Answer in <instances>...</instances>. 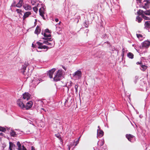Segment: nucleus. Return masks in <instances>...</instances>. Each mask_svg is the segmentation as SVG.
Returning <instances> with one entry per match:
<instances>
[{
	"label": "nucleus",
	"mask_w": 150,
	"mask_h": 150,
	"mask_svg": "<svg viewBox=\"0 0 150 150\" xmlns=\"http://www.w3.org/2000/svg\"><path fill=\"white\" fill-rule=\"evenodd\" d=\"M105 54V52L104 51H99L97 52L96 54V56L98 58H103V56Z\"/></svg>",
	"instance_id": "12"
},
{
	"label": "nucleus",
	"mask_w": 150,
	"mask_h": 150,
	"mask_svg": "<svg viewBox=\"0 0 150 150\" xmlns=\"http://www.w3.org/2000/svg\"><path fill=\"white\" fill-rule=\"evenodd\" d=\"M124 50V49H122V51H123V50Z\"/></svg>",
	"instance_id": "63"
},
{
	"label": "nucleus",
	"mask_w": 150,
	"mask_h": 150,
	"mask_svg": "<svg viewBox=\"0 0 150 150\" xmlns=\"http://www.w3.org/2000/svg\"><path fill=\"white\" fill-rule=\"evenodd\" d=\"M101 44L102 46L105 47L110 48L111 46V45L108 42H105L103 43L102 42Z\"/></svg>",
	"instance_id": "15"
},
{
	"label": "nucleus",
	"mask_w": 150,
	"mask_h": 150,
	"mask_svg": "<svg viewBox=\"0 0 150 150\" xmlns=\"http://www.w3.org/2000/svg\"><path fill=\"white\" fill-rule=\"evenodd\" d=\"M96 150H99L98 149H96Z\"/></svg>",
	"instance_id": "64"
},
{
	"label": "nucleus",
	"mask_w": 150,
	"mask_h": 150,
	"mask_svg": "<svg viewBox=\"0 0 150 150\" xmlns=\"http://www.w3.org/2000/svg\"><path fill=\"white\" fill-rule=\"evenodd\" d=\"M22 132L21 131H18V132H15L13 130H11V132L10 133V135L11 137H18L19 136V134H22Z\"/></svg>",
	"instance_id": "4"
},
{
	"label": "nucleus",
	"mask_w": 150,
	"mask_h": 150,
	"mask_svg": "<svg viewBox=\"0 0 150 150\" xmlns=\"http://www.w3.org/2000/svg\"><path fill=\"white\" fill-rule=\"evenodd\" d=\"M31 150H35V149L34 146H32L31 147Z\"/></svg>",
	"instance_id": "47"
},
{
	"label": "nucleus",
	"mask_w": 150,
	"mask_h": 150,
	"mask_svg": "<svg viewBox=\"0 0 150 150\" xmlns=\"http://www.w3.org/2000/svg\"><path fill=\"white\" fill-rule=\"evenodd\" d=\"M128 57L132 59L134 57V54L131 52H129L127 55Z\"/></svg>",
	"instance_id": "27"
},
{
	"label": "nucleus",
	"mask_w": 150,
	"mask_h": 150,
	"mask_svg": "<svg viewBox=\"0 0 150 150\" xmlns=\"http://www.w3.org/2000/svg\"><path fill=\"white\" fill-rule=\"evenodd\" d=\"M144 14L146 15H150V10L144 11Z\"/></svg>",
	"instance_id": "32"
},
{
	"label": "nucleus",
	"mask_w": 150,
	"mask_h": 150,
	"mask_svg": "<svg viewBox=\"0 0 150 150\" xmlns=\"http://www.w3.org/2000/svg\"><path fill=\"white\" fill-rule=\"evenodd\" d=\"M68 101L67 100H66L64 103V106L66 107H70V105H68Z\"/></svg>",
	"instance_id": "33"
},
{
	"label": "nucleus",
	"mask_w": 150,
	"mask_h": 150,
	"mask_svg": "<svg viewBox=\"0 0 150 150\" xmlns=\"http://www.w3.org/2000/svg\"><path fill=\"white\" fill-rule=\"evenodd\" d=\"M150 46V41H145L142 43L143 47L147 48Z\"/></svg>",
	"instance_id": "13"
},
{
	"label": "nucleus",
	"mask_w": 150,
	"mask_h": 150,
	"mask_svg": "<svg viewBox=\"0 0 150 150\" xmlns=\"http://www.w3.org/2000/svg\"><path fill=\"white\" fill-rule=\"evenodd\" d=\"M80 138V137L78 139V140H77V141H79V139Z\"/></svg>",
	"instance_id": "61"
},
{
	"label": "nucleus",
	"mask_w": 150,
	"mask_h": 150,
	"mask_svg": "<svg viewBox=\"0 0 150 150\" xmlns=\"http://www.w3.org/2000/svg\"><path fill=\"white\" fill-rule=\"evenodd\" d=\"M62 68L65 70V71H66V68L63 66H62Z\"/></svg>",
	"instance_id": "48"
},
{
	"label": "nucleus",
	"mask_w": 150,
	"mask_h": 150,
	"mask_svg": "<svg viewBox=\"0 0 150 150\" xmlns=\"http://www.w3.org/2000/svg\"><path fill=\"white\" fill-rule=\"evenodd\" d=\"M73 75L76 79H79L81 77L82 72L80 71L77 70L73 74Z\"/></svg>",
	"instance_id": "5"
},
{
	"label": "nucleus",
	"mask_w": 150,
	"mask_h": 150,
	"mask_svg": "<svg viewBox=\"0 0 150 150\" xmlns=\"http://www.w3.org/2000/svg\"><path fill=\"white\" fill-rule=\"evenodd\" d=\"M115 50H116V52H117V53H118V51L117 50H116L115 49Z\"/></svg>",
	"instance_id": "55"
},
{
	"label": "nucleus",
	"mask_w": 150,
	"mask_h": 150,
	"mask_svg": "<svg viewBox=\"0 0 150 150\" xmlns=\"http://www.w3.org/2000/svg\"><path fill=\"white\" fill-rule=\"evenodd\" d=\"M56 70L55 68H53L51 70H50L49 71H47V75L50 78L52 79L53 78V74L54 73Z\"/></svg>",
	"instance_id": "7"
},
{
	"label": "nucleus",
	"mask_w": 150,
	"mask_h": 150,
	"mask_svg": "<svg viewBox=\"0 0 150 150\" xmlns=\"http://www.w3.org/2000/svg\"><path fill=\"white\" fill-rule=\"evenodd\" d=\"M144 26L145 28L146 29L150 28V21H148L145 22Z\"/></svg>",
	"instance_id": "19"
},
{
	"label": "nucleus",
	"mask_w": 150,
	"mask_h": 150,
	"mask_svg": "<svg viewBox=\"0 0 150 150\" xmlns=\"http://www.w3.org/2000/svg\"><path fill=\"white\" fill-rule=\"evenodd\" d=\"M55 136L58 138V139L60 140L61 139V137H60V135L59 134H57L55 135Z\"/></svg>",
	"instance_id": "35"
},
{
	"label": "nucleus",
	"mask_w": 150,
	"mask_h": 150,
	"mask_svg": "<svg viewBox=\"0 0 150 150\" xmlns=\"http://www.w3.org/2000/svg\"><path fill=\"white\" fill-rule=\"evenodd\" d=\"M23 97L22 99L25 100H28L30 98V95L28 93H25L23 94Z\"/></svg>",
	"instance_id": "9"
},
{
	"label": "nucleus",
	"mask_w": 150,
	"mask_h": 150,
	"mask_svg": "<svg viewBox=\"0 0 150 150\" xmlns=\"http://www.w3.org/2000/svg\"><path fill=\"white\" fill-rule=\"evenodd\" d=\"M89 30L88 29H86L85 30V32H86L87 33L88 32Z\"/></svg>",
	"instance_id": "53"
},
{
	"label": "nucleus",
	"mask_w": 150,
	"mask_h": 150,
	"mask_svg": "<svg viewBox=\"0 0 150 150\" xmlns=\"http://www.w3.org/2000/svg\"><path fill=\"white\" fill-rule=\"evenodd\" d=\"M35 22H34V24L35 25H36V24H37V19H35Z\"/></svg>",
	"instance_id": "51"
},
{
	"label": "nucleus",
	"mask_w": 150,
	"mask_h": 150,
	"mask_svg": "<svg viewBox=\"0 0 150 150\" xmlns=\"http://www.w3.org/2000/svg\"><path fill=\"white\" fill-rule=\"evenodd\" d=\"M137 1L139 2L140 3H142V0H136Z\"/></svg>",
	"instance_id": "49"
},
{
	"label": "nucleus",
	"mask_w": 150,
	"mask_h": 150,
	"mask_svg": "<svg viewBox=\"0 0 150 150\" xmlns=\"http://www.w3.org/2000/svg\"><path fill=\"white\" fill-rule=\"evenodd\" d=\"M101 38L103 39H105L107 37L106 35L105 34H103L101 37Z\"/></svg>",
	"instance_id": "39"
},
{
	"label": "nucleus",
	"mask_w": 150,
	"mask_h": 150,
	"mask_svg": "<svg viewBox=\"0 0 150 150\" xmlns=\"http://www.w3.org/2000/svg\"><path fill=\"white\" fill-rule=\"evenodd\" d=\"M104 144V141H98L97 145L98 146H101Z\"/></svg>",
	"instance_id": "25"
},
{
	"label": "nucleus",
	"mask_w": 150,
	"mask_h": 150,
	"mask_svg": "<svg viewBox=\"0 0 150 150\" xmlns=\"http://www.w3.org/2000/svg\"><path fill=\"white\" fill-rule=\"evenodd\" d=\"M142 64V62L141 61L138 62H137L136 64L137 65L138 64Z\"/></svg>",
	"instance_id": "45"
},
{
	"label": "nucleus",
	"mask_w": 150,
	"mask_h": 150,
	"mask_svg": "<svg viewBox=\"0 0 150 150\" xmlns=\"http://www.w3.org/2000/svg\"><path fill=\"white\" fill-rule=\"evenodd\" d=\"M141 66L142 67L141 70L143 71H145L147 67V66H146L145 65H143L142 64Z\"/></svg>",
	"instance_id": "26"
},
{
	"label": "nucleus",
	"mask_w": 150,
	"mask_h": 150,
	"mask_svg": "<svg viewBox=\"0 0 150 150\" xmlns=\"http://www.w3.org/2000/svg\"><path fill=\"white\" fill-rule=\"evenodd\" d=\"M83 25L86 28H88V22L87 21H85L83 23Z\"/></svg>",
	"instance_id": "30"
},
{
	"label": "nucleus",
	"mask_w": 150,
	"mask_h": 150,
	"mask_svg": "<svg viewBox=\"0 0 150 150\" xmlns=\"http://www.w3.org/2000/svg\"><path fill=\"white\" fill-rule=\"evenodd\" d=\"M42 110H45V109H44V108H42Z\"/></svg>",
	"instance_id": "62"
},
{
	"label": "nucleus",
	"mask_w": 150,
	"mask_h": 150,
	"mask_svg": "<svg viewBox=\"0 0 150 150\" xmlns=\"http://www.w3.org/2000/svg\"><path fill=\"white\" fill-rule=\"evenodd\" d=\"M4 135V133H3L2 132L0 133V140L1 141L2 140V139L4 137H3Z\"/></svg>",
	"instance_id": "37"
},
{
	"label": "nucleus",
	"mask_w": 150,
	"mask_h": 150,
	"mask_svg": "<svg viewBox=\"0 0 150 150\" xmlns=\"http://www.w3.org/2000/svg\"><path fill=\"white\" fill-rule=\"evenodd\" d=\"M126 137L129 141L131 140H135V137L134 135L130 134H127L126 135Z\"/></svg>",
	"instance_id": "11"
},
{
	"label": "nucleus",
	"mask_w": 150,
	"mask_h": 150,
	"mask_svg": "<svg viewBox=\"0 0 150 150\" xmlns=\"http://www.w3.org/2000/svg\"><path fill=\"white\" fill-rule=\"evenodd\" d=\"M42 39L45 40L43 41V43L44 44L51 46L49 48H52L55 45L54 40L53 39H52L51 38H43Z\"/></svg>",
	"instance_id": "2"
},
{
	"label": "nucleus",
	"mask_w": 150,
	"mask_h": 150,
	"mask_svg": "<svg viewBox=\"0 0 150 150\" xmlns=\"http://www.w3.org/2000/svg\"><path fill=\"white\" fill-rule=\"evenodd\" d=\"M136 19L138 22L139 23L141 22L142 20V18L138 16L137 17Z\"/></svg>",
	"instance_id": "31"
},
{
	"label": "nucleus",
	"mask_w": 150,
	"mask_h": 150,
	"mask_svg": "<svg viewBox=\"0 0 150 150\" xmlns=\"http://www.w3.org/2000/svg\"><path fill=\"white\" fill-rule=\"evenodd\" d=\"M17 145L18 147L17 149L18 150H27L26 149L24 145H21L19 141L17 142Z\"/></svg>",
	"instance_id": "8"
},
{
	"label": "nucleus",
	"mask_w": 150,
	"mask_h": 150,
	"mask_svg": "<svg viewBox=\"0 0 150 150\" xmlns=\"http://www.w3.org/2000/svg\"><path fill=\"white\" fill-rule=\"evenodd\" d=\"M9 147L10 148H14L15 147H16V146L15 144H13V143L12 142H10V141L9 142Z\"/></svg>",
	"instance_id": "29"
},
{
	"label": "nucleus",
	"mask_w": 150,
	"mask_h": 150,
	"mask_svg": "<svg viewBox=\"0 0 150 150\" xmlns=\"http://www.w3.org/2000/svg\"><path fill=\"white\" fill-rule=\"evenodd\" d=\"M31 13L30 11H28L26 12L23 16V20H24L26 18L28 17L29 16L31 15Z\"/></svg>",
	"instance_id": "20"
},
{
	"label": "nucleus",
	"mask_w": 150,
	"mask_h": 150,
	"mask_svg": "<svg viewBox=\"0 0 150 150\" xmlns=\"http://www.w3.org/2000/svg\"><path fill=\"white\" fill-rule=\"evenodd\" d=\"M104 132L103 130L100 129H98L97 132V137H101L103 136Z\"/></svg>",
	"instance_id": "14"
},
{
	"label": "nucleus",
	"mask_w": 150,
	"mask_h": 150,
	"mask_svg": "<svg viewBox=\"0 0 150 150\" xmlns=\"http://www.w3.org/2000/svg\"><path fill=\"white\" fill-rule=\"evenodd\" d=\"M6 129L5 128L0 126V131L4 132L6 131Z\"/></svg>",
	"instance_id": "34"
},
{
	"label": "nucleus",
	"mask_w": 150,
	"mask_h": 150,
	"mask_svg": "<svg viewBox=\"0 0 150 150\" xmlns=\"http://www.w3.org/2000/svg\"><path fill=\"white\" fill-rule=\"evenodd\" d=\"M39 12L40 13V16H43L45 13V8L42 6L39 10Z\"/></svg>",
	"instance_id": "17"
},
{
	"label": "nucleus",
	"mask_w": 150,
	"mask_h": 150,
	"mask_svg": "<svg viewBox=\"0 0 150 150\" xmlns=\"http://www.w3.org/2000/svg\"><path fill=\"white\" fill-rule=\"evenodd\" d=\"M16 11L17 13L20 14H21V10L19 9H17L16 10Z\"/></svg>",
	"instance_id": "42"
},
{
	"label": "nucleus",
	"mask_w": 150,
	"mask_h": 150,
	"mask_svg": "<svg viewBox=\"0 0 150 150\" xmlns=\"http://www.w3.org/2000/svg\"><path fill=\"white\" fill-rule=\"evenodd\" d=\"M38 80H39V82L38 83H40V81H41L42 80V79H39Z\"/></svg>",
	"instance_id": "52"
},
{
	"label": "nucleus",
	"mask_w": 150,
	"mask_h": 150,
	"mask_svg": "<svg viewBox=\"0 0 150 150\" xmlns=\"http://www.w3.org/2000/svg\"><path fill=\"white\" fill-rule=\"evenodd\" d=\"M72 83L71 82V83H70V86H71Z\"/></svg>",
	"instance_id": "57"
},
{
	"label": "nucleus",
	"mask_w": 150,
	"mask_h": 150,
	"mask_svg": "<svg viewBox=\"0 0 150 150\" xmlns=\"http://www.w3.org/2000/svg\"><path fill=\"white\" fill-rule=\"evenodd\" d=\"M32 46L33 47H34V45H33V43L32 44Z\"/></svg>",
	"instance_id": "58"
},
{
	"label": "nucleus",
	"mask_w": 150,
	"mask_h": 150,
	"mask_svg": "<svg viewBox=\"0 0 150 150\" xmlns=\"http://www.w3.org/2000/svg\"><path fill=\"white\" fill-rule=\"evenodd\" d=\"M144 11H143L141 10H139L137 11V13L139 16L141 15L142 16L143 15H144Z\"/></svg>",
	"instance_id": "23"
},
{
	"label": "nucleus",
	"mask_w": 150,
	"mask_h": 150,
	"mask_svg": "<svg viewBox=\"0 0 150 150\" xmlns=\"http://www.w3.org/2000/svg\"><path fill=\"white\" fill-rule=\"evenodd\" d=\"M42 18H43V19H45V17H44V14H43V16H41Z\"/></svg>",
	"instance_id": "54"
},
{
	"label": "nucleus",
	"mask_w": 150,
	"mask_h": 150,
	"mask_svg": "<svg viewBox=\"0 0 150 150\" xmlns=\"http://www.w3.org/2000/svg\"><path fill=\"white\" fill-rule=\"evenodd\" d=\"M29 64L28 62H25L24 64L22 65V67L21 68V72L23 74H25V73L26 72V69L27 66H28Z\"/></svg>",
	"instance_id": "10"
},
{
	"label": "nucleus",
	"mask_w": 150,
	"mask_h": 150,
	"mask_svg": "<svg viewBox=\"0 0 150 150\" xmlns=\"http://www.w3.org/2000/svg\"><path fill=\"white\" fill-rule=\"evenodd\" d=\"M137 37L138 38H139L140 37L142 38L143 36L142 35L140 34H137Z\"/></svg>",
	"instance_id": "43"
},
{
	"label": "nucleus",
	"mask_w": 150,
	"mask_h": 150,
	"mask_svg": "<svg viewBox=\"0 0 150 150\" xmlns=\"http://www.w3.org/2000/svg\"><path fill=\"white\" fill-rule=\"evenodd\" d=\"M12 148H10L9 147V149H10V150H12Z\"/></svg>",
	"instance_id": "56"
},
{
	"label": "nucleus",
	"mask_w": 150,
	"mask_h": 150,
	"mask_svg": "<svg viewBox=\"0 0 150 150\" xmlns=\"http://www.w3.org/2000/svg\"><path fill=\"white\" fill-rule=\"evenodd\" d=\"M7 139H8V140H9V139H9V137H8V138H7Z\"/></svg>",
	"instance_id": "60"
},
{
	"label": "nucleus",
	"mask_w": 150,
	"mask_h": 150,
	"mask_svg": "<svg viewBox=\"0 0 150 150\" xmlns=\"http://www.w3.org/2000/svg\"><path fill=\"white\" fill-rule=\"evenodd\" d=\"M62 70H59L55 74L53 78L54 81L57 82L61 80L62 77Z\"/></svg>",
	"instance_id": "3"
},
{
	"label": "nucleus",
	"mask_w": 150,
	"mask_h": 150,
	"mask_svg": "<svg viewBox=\"0 0 150 150\" xmlns=\"http://www.w3.org/2000/svg\"><path fill=\"white\" fill-rule=\"evenodd\" d=\"M79 141H76V144H75V145H74V147H73V148H74V147L76 146L77 144L79 143Z\"/></svg>",
	"instance_id": "46"
},
{
	"label": "nucleus",
	"mask_w": 150,
	"mask_h": 150,
	"mask_svg": "<svg viewBox=\"0 0 150 150\" xmlns=\"http://www.w3.org/2000/svg\"><path fill=\"white\" fill-rule=\"evenodd\" d=\"M33 11L34 12L37 13L38 11V9L37 7H34L33 8Z\"/></svg>",
	"instance_id": "41"
},
{
	"label": "nucleus",
	"mask_w": 150,
	"mask_h": 150,
	"mask_svg": "<svg viewBox=\"0 0 150 150\" xmlns=\"http://www.w3.org/2000/svg\"><path fill=\"white\" fill-rule=\"evenodd\" d=\"M44 43H43V41L42 42H37V44L38 45V48L39 49H46V50L45 51H47V49H49V47H48V46L46 45H42Z\"/></svg>",
	"instance_id": "6"
},
{
	"label": "nucleus",
	"mask_w": 150,
	"mask_h": 150,
	"mask_svg": "<svg viewBox=\"0 0 150 150\" xmlns=\"http://www.w3.org/2000/svg\"><path fill=\"white\" fill-rule=\"evenodd\" d=\"M42 35H43L44 37L45 38H49V37H51V35L50 34H49V35H47L46 34V33H43V32L42 31Z\"/></svg>",
	"instance_id": "22"
},
{
	"label": "nucleus",
	"mask_w": 150,
	"mask_h": 150,
	"mask_svg": "<svg viewBox=\"0 0 150 150\" xmlns=\"http://www.w3.org/2000/svg\"><path fill=\"white\" fill-rule=\"evenodd\" d=\"M23 7L25 10H30L31 9V6L30 5L24 6Z\"/></svg>",
	"instance_id": "24"
},
{
	"label": "nucleus",
	"mask_w": 150,
	"mask_h": 150,
	"mask_svg": "<svg viewBox=\"0 0 150 150\" xmlns=\"http://www.w3.org/2000/svg\"><path fill=\"white\" fill-rule=\"evenodd\" d=\"M142 17L144 18V19L145 20H150V18H149L147 17L146 16H145L144 15H143V16H142Z\"/></svg>",
	"instance_id": "36"
},
{
	"label": "nucleus",
	"mask_w": 150,
	"mask_h": 150,
	"mask_svg": "<svg viewBox=\"0 0 150 150\" xmlns=\"http://www.w3.org/2000/svg\"><path fill=\"white\" fill-rule=\"evenodd\" d=\"M40 31L41 29L39 27L38 25L36 28L35 31V34H36L38 35L40 33Z\"/></svg>",
	"instance_id": "21"
},
{
	"label": "nucleus",
	"mask_w": 150,
	"mask_h": 150,
	"mask_svg": "<svg viewBox=\"0 0 150 150\" xmlns=\"http://www.w3.org/2000/svg\"><path fill=\"white\" fill-rule=\"evenodd\" d=\"M16 4V1H13V4L11 5V6H16V5H15V4Z\"/></svg>",
	"instance_id": "44"
},
{
	"label": "nucleus",
	"mask_w": 150,
	"mask_h": 150,
	"mask_svg": "<svg viewBox=\"0 0 150 150\" xmlns=\"http://www.w3.org/2000/svg\"><path fill=\"white\" fill-rule=\"evenodd\" d=\"M78 86H79L78 84L76 85L74 87H75V89L76 93H77L78 92Z\"/></svg>",
	"instance_id": "38"
},
{
	"label": "nucleus",
	"mask_w": 150,
	"mask_h": 150,
	"mask_svg": "<svg viewBox=\"0 0 150 150\" xmlns=\"http://www.w3.org/2000/svg\"><path fill=\"white\" fill-rule=\"evenodd\" d=\"M146 3L144 4V5L143 6V8L146 9L149 8V4L150 3V1L149 0H144V1Z\"/></svg>",
	"instance_id": "16"
},
{
	"label": "nucleus",
	"mask_w": 150,
	"mask_h": 150,
	"mask_svg": "<svg viewBox=\"0 0 150 150\" xmlns=\"http://www.w3.org/2000/svg\"><path fill=\"white\" fill-rule=\"evenodd\" d=\"M18 2L16 5V6L18 8H20L22 6L23 0H16Z\"/></svg>",
	"instance_id": "18"
},
{
	"label": "nucleus",
	"mask_w": 150,
	"mask_h": 150,
	"mask_svg": "<svg viewBox=\"0 0 150 150\" xmlns=\"http://www.w3.org/2000/svg\"><path fill=\"white\" fill-rule=\"evenodd\" d=\"M98 129H100V126H98Z\"/></svg>",
	"instance_id": "59"
},
{
	"label": "nucleus",
	"mask_w": 150,
	"mask_h": 150,
	"mask_svg": "<svg viewBox=\"0 0 150 150\" xmlns=\"http://www.w3.org/2000/svg\"><path fill=\"white\" fill-rule=\"evenodd\" d=\"M75 142V141H73V142H71V144H70V145H69L68 147V148L69 150H71L70 148L71 147H72L74 145V143ZM71 150H72V149Z\"/></svg>",
	"instance_id": "28"
},
{
	"label": "nucleus",
	"mask_w": 150,
	"mask_h": 150,
	"mask_svg": "<svg viewBox=\"0 0 150 150\" xmlns=\"http://www.w3.org/2000/svg\"><path fill=\"white\" fill-rule=\"evenodd\" d=\"M43 33H51V32L48 29H46L45 30L44 32H43Z\"/></svg>",
	"instance_id": "40"
},
{
	"label": "nucleus",
	"mask_w": 150,
	"mask_h": 150,
	"mask_svg": "<svg viewBox=\"0 0 150 150\" xmlns=\"http://www.w3.org/2000/svg\"><path fill=\"white\" fill-rule=\"evenodd\" d=\"M22 99H18L17 101V103L19 107L21 108H26V110H28L32 106L33 103L32 101H30L27 103L26 106H25L23 103Z\"/></svg>",
	"instance_id": "1"
},
{
	"label": "nucleus",
	"mask_w": 150,
	"mask_h": 150,
	"mask_svg": "<svg viewBox=\"0 0 150 150\" xmlns=\"http://www.w3.org/2000/svg\"><path fill=\"white\" fill-rule=\"evenodd\" d=\"M55 21L56 22H57L59 21V19L57 18H55Z\"/></svg>",
	"instance_id": "50"
}]
</instances>
